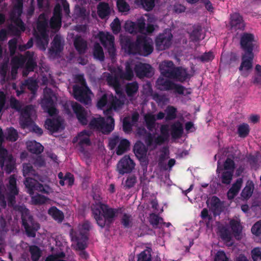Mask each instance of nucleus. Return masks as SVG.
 Here are the masks:
<instances>
[{
	"mask_svg": "<svg viewBox=\"0 0 261 261\" xmlns=\"http://www.w3.org/2000/svg\"><path fill=\"white\" fill-rule=\"evenodd\" d=\"M251 256L253 261H261V248H254L252 249Z\"/></svg>",
	"mask_w": 261,
	"mask_h": 261,
	"instance_id": "obj_64",
	"label": "nucleus"
},
{
	"mask_svg": "<svg viewBox=\"0 0 261 261\" xmlns=\"http://www.w3.org/2000/svg\"><path fill=\"white\" fill-rule=\"evenodd\" d=\"M4 141L3 130L0 128V166L6 173L10 174L15 168V161L11 154H8L7 150L2 146Z\"/></svg>",
	"mask_w": 261,
	"mask_h": 261,
	"instance_id": "obj_3",
	"label": "nucleus"
},
{
	"mask_svg": "<svg viewBox=\"0 0 261 261\" xmlns=\"http://www.w3.org/2000/svg\"><path fill=\"white\" fill-rule=\"evenodd\" d=\"M134 76L133 70L129 63L126 64L125 71L120 70L119 73L120 79L123 80L131 81Z\"/></svg>",
	"mask_w": 261,
	"mask_h": 261,
	"instance_id": "obj_31",
	"label": "nucleus"
},
{
	"mask_svg": "<svg viewBox=\"0 0 261 261\" xmlns=\"http://www.w3.org/2000/svg\"><path fill=\"white\" fill-rule=\"evenodd\" d=\"M28 148L29 151L34 154H39L43 152L44 147L38 142L36 141H32L28 145Z\"/></svg>",
	"mask_w": 261,
	"mask_h": 261,
	"instance_id": "obj_38",
	"label": "nucleus"
},
{
	"mask_svg": "<svg viewBox=\"0 0 261 261\" xmlns=\"http://www.w3.org/2000/svg\"><path fill=\"white\" fill-rule=\"evenodd\" d=\"M254 59L253 53H244L242 56V62L239 67V70L243 69L248 71L253 67V60Z\"/></svg>",
	"mask_w": 261,
	"mask_h": 261,
	"instance_id": "obj_19",
	"label": "nucleus"
},
{
	"mask_svg": "<svg viewBox=\"0 0 261 261\" xmlns=\"http://www.w3.org/2000/svg\"><path fill=\"white\" fill-rule=\"evenodd\" d=\"M221 238L226 242H230L231 239V235L230 231L226 227L223 226L219 229Z\"/></svg>",
	"mask_w": 261,
	"mask_h": 261,
	"instance_id": "obj_57",
	"label": "nucleus"
},
{
	"mask_svg": "<svg viewBox=\"0 0 261 261\" xmlns=\"http://www.w3.org/2000/svg\"><path fill=\"white\" fill-rule=\"evenodd\" d=\"M134 71L137 76L139 79H143L145 77H151L154 73L153 68L150 65L141 62L136 64Z\"/></svg>",
	"mask_w": 261,
	"mask_h": 261,
	"instance_id": "obj_14",
	"label": "nucleus"
},
{
	"mask_svg": "<svg viewBox=\"0 0 261 261\" xmlns=\"http://www.w3.org/2000/svg\"><path fill=\"white\" fill-rule=\"evenodd\" d=\"M258 160L259 155L258 152L254 155L249 154L247 156V161L251 167L253 168H256L258 167Z\"/></svg>",
	"mask_w": 261,
	"mask_h": 261,
	"instance_id": "obj_58",
	"label": "nucleus"
},
{
	"mask_svg": "<svg viewBox=\"0 0 261 261\" xmlns=\"http://www.w3.org/2000/svg\"><path fill=\"white\" fill-rule=\"evenodd\" d=\"M202 28L200 25L193 27V29L190 34V38L193 42H198L200 40Z\"/></svg>",
	"mask_w": 261,
	"mask_h": 261,
	"instance_id": "obj_46",
	"label": "nucleus"
},
{
	"mask_svg": "<svg viewBox=\"0 0 261 261\" xmlns=\"http://www.w3.org/2000/svg\"><path fill=\"white\" fill-rule=\"evenodd\" d=\"M23 176L26 177L32 175H34L35 171L33 169V166L30 163H24L23 164Z\"/></svg>",
	"mask_w": 261,
	"mask_h": 261,
	"instance_id": "obj_60",
	"label": "nucleus"
},
{
	"mask_svg": "<svg viewBox=\"0 0 261 261\" xmlns=\"http://www.w3.org/2000/svg\"><path fill=\"white\" fill-rule=\"evenodd\" d=\"M63 49V46L61 43L60 37L56 35L54 38L52 45L49 49L50 54L57 55L61 53Z\"/></svg>",
	"mask_w": 261,
	"mask_h": 261,
	"instance_id": "obj_28",
	"label": "nucleus"
},
{
	"mask_svg": "<svg viewBox=\"0 0 261 261\" xmlns=\"http://www.w3.org/2000/svg\"><path fill=\"white\" fill-rule=\"evenodd\" d=\"M47 20L46 19L44 13L39 15L38 20L37 22V29L38 31L41 33L42 32H46V30L47 27Z\"/></svg>",
	"mask_w": 261,
	"mask_h": 261,
	"instance_id": "obj_40",
	"label": "nucleus"
},
{
	"mask_svg": "<svg viewBox=\"0 0 261 261\" xmlns=\"http://www.w3.org/2000/svg\"><path fill=\"white\" fill-rule=\"evenodd\" d=\"M24 85H25L33 94H34L36 92L38 87L36 81L32 79H29L25 80Z\"/></svg>",
	"mask_w": 261,
	"mask_h": 261,
	"instance_id": "obj_55",
	"label": "nucleus"
},
{
	"mask_svg": "<svg viewBox=\"0 0 261 261\" xmlns=\"http://www.w3.org/2000/svg\"><path fill=\"white\" fill-rule=\"evenodd\" d=\"M23 11L22 0H16V3L13 7V11L11 14V17L20 16Z\"/></svg>",
	"mask_w": 261,
	"mask_h": 261,
	"instance_id": "obj_43",
	"label": "nucleus"
},
{
	"mask_svg": "<svg viewBox=\"0 0 261 261\" xmlns=\"http://www.w3.org/2000/svg\"><path fill=\"white\" fill-rule=\"evenodd\" d=\"M98 15L101 18H104L110 13V7L108 3H100L97 6Z\"/></svg>",
	"mask_w": 261,
	"mask_h": 261,
	"instance_id": "obj_41",
	"label": "nucleus"
},
{
	"mask_svg": "<svg viewBox=\"0 0 261 261\" xmlns=\"http://www.w3.org/2000/svg\"><path fill=\"white\" fill-rule=\"evenodd\" d=\"M133 220L130 214L124 213L120 219V222L124 228H129L133 226Z\"/></svg>",
	"mask_w": 261,
	"mask_h": 261,
	"instance_id": "obj_44",
	"label": "nucleus"
},
{
	"mask_svg": "<svg viewBox=\"0 0 261 261\" xmlns=\"http://www.w3.org/2000/svg\"><path fill=\"white\" fill-rule=\"evenodd\" d=\"M26 62V56H15L13 57L11 60V63L12 65V73L15 72H16L17 70L19 67H23L24 66V64Z\"/></svg>",
	"mask_w": 261,
	"mask_h": 261,
	"instance_id": "obj_29",
	"label": "nucleus"
},
{
	"mask_svg": "<svg viewBox=\"0 0 261 261\" xmlns=\"http://www.w3.org/2000/svg\"><path fill=\"white\" fill-rule=\"evenodd\" d=\"M254 185L252 180H248L246 182L245 187L242 190L241 193V196L243 200L249 199L252 195Z\"/></svg>",
	"mask_w": 261,
	"mask_h": 261,
	"instance_id": "obj_27",
	"label": "nucleus"
},
{
	"mask_svg": "<svg viewBox=\"0 0 261 261\" xmlns=\"http://www.w3.org/2000/svg\"><path fill=\"white\" fill-rule=\"evenodd\" d=\"M229 225L234 236L236 237L240 236L242 232V226L240 222L235 219H231L229 222Z\"/></svg>",
	"mask_w": 261,
	"mask_h": 261,
	"instance_id": "obj_45",
	"label": "nucleus"
},
{
	"mask_svg": "<svg viewBox=\"0 0 261 261\" xmlns=\"http://www.w3.org/2000/svg\"><path fill=\"white\" fill-rule=\"evenodd\" d=\"M99 40L104 47L107 50L110 56L113 58L116 56V48L115 46V37L110 33L100 32L99 33Z\"/></svg>",
	"mask_w": 261,
	"mask_h": 261,
	"instance_id": "obj_8",
	"label": "nucleus"
},
{
	"mask_svg": "<svg viewBox=\"0 0 261 261\" xmlns=\"http://www.w3.org/2000/svg\"><path fill=\"white\" fill-rule=\"evenodd\" d=\"M48 214L59 223L62 222L64 218L63 213L55 206L51 207L49 209Z\"/></svg>",
	"mask_w": 261,
	"mask_h": 261,
	"instance_id": "obj_34",
	"label": "nucleus"
},
{
	"mask_svg": "<svg viewBox=\"0 0 261 261\" xmlns=\"http://www.w3.org/2000/svg\"><path fill=\"white\" fill-rule=\"evenodd\" d=\"M190 79V75L187 70L181 66H176L170 77V79L175 80L180 83H184Z\"/></svg>",
	"mask_w": 261,
	"mask_h": 261,
	"instance_id": "obj_16",
	"label": "nucleus"
},
{
	"mask_svg": "<svg viewBox=\"0 0 261 261\" xmlns=\"http://www.w3.org/2000/svg\"><path fill=\"white\" fill-rule=\"evenodd\" d=\"M93 56L95 58L102 61L105 59L103 49L98 43H95L93 47Z\"/></svg>",
	"mask_w": 261,
	"mask_h": 261,
	"instance_id": "obj_48",
	"label": "nucleus"
},
{
	"mask_svg": "<svg viewBox=\"0 0 261 261\" xmlns=\"http://www.w3.org/2000/svg\"><path fill=\"white\" fill-rule=\"evenodd\" d=\"M151 249H146L137 255V261H151Z\"/></svg>",
	"mask_w": 261,
	"mask_h": 261,
	"instance_id": "obj_49",
	"label": "nucleus"
},
{
	"mask_svg": "<svg viewBox=\"0 0 261 261\" xmlns=\"http://www.w3.org/2000/svg\"><path fill=\"white\" fill-rule=\"evenodd\" d=\"M36 39L37 46L41 50H45L49 41L48 36L46 32H42L40 35L36 36Z\"/></svg>",
	"mask_w": 261,
	"mask_h": 261,
	"instance_id": "obj_30",
	"label": "nucleus"
},
{
	"mask_svg": "<svg viewBox=\"0 0 261 261\" xmlns=\"http://www.w3.org/2000/svg\"><path fill=\"white\" fill-rule=\"evenodd\" d=\"M130 142L126 139H122L116 149V152L118 155H122L126 152L129 148Z\"/></svg>",
	"mask_w": 261,
	"mask_h": 261,
	"instance_id": "obj_42",
	"label": "nucleus"
},
{
	"mask_svg": "<svg viewBox=\"0 0 261 261\" xmlns=\"http://www.w3.org/2000/svg\"><path fill=\"white\" fill-rule=\"evenodd\" d=\"M18 137V133L17 130L11 127L8 129L7 139L10 141L15 142Z\"/></svg>",
	"mask_w": 261,
	"mask_h": 261,
	"instance_id": "obj_63",
	"label": "nucleus"
},
{
	"mask_svg": "<svg viewBox=\"0 0 261 261\" xmlns=\"http://www.w3.org/2000/svg\"><path fill=\"white\" fill-rule=\"evenodd\" d=\"M238 134L241 138H246L249 134L250 128L248 124L243 123L238 126Z\"/></svg>",
	"mask_w": 261,
	"mask_h": 261,
	"instance_id": "obj_50",
	"label": "nucleus"
},
{
	"mask_svg": "<svg viewBox=\"0 0 261 261\" xmlns=\"http://www.w3.org/2000/svg\"><path fill=\"white\" fill-rule=\"evenodd\" d=\"M141 44V56L146 57L150 55L153 50L152 40L145 35H142Z\"/></svg>",
	"mask_w": 261,
	"mask_h": 261,
	"instance_id": "obj_17",
	"label": "nucleus"
},
{
	"mask_svg": "<svg viewBox=\"0 0 261 261\" xmlns=\"http://www.w3.org/2000/svg\"><path fill=\"white\" fill-rule=\"evenodd\" d=\"M31 257L33 261H38L41 256V251L37 246H32L30 248Z\"/></svg>",
	"mask_w": 261,
	"mask_h": 261,
	"instance_id": "obj_54",
	"label": "nucleus"
},
{
	"mask_svg": "<svg viewBox=\"0 0 261 261\" xmlns=\"http://www.w3.org/2000/svg\"><path fill=\"white\" fill-rule=\"evenodd\" d=\"M91 227V223L88 220H85L81 226L79 233H75L72 236V240L77 242L78 246L81 249L87 247L88 234Z\"/></svg>",
	"mask_w": 261,
	"mask_h": 261,
	"instance_id": "obj_6",
	"label": "nucleus"
},
{
	"mask_svg": "<svg viewBox=\"0 0 261 261\" xmlns=\"http://www.w3.org/2000/svg\"><path fill=\"white\" fill-rule=\"evenodd\" d=\"M61 124L59 118H48L46 120L44 125L46 129L52 133H55L59 130Z\"/></svg>",
	"mask_w": 261,
	"mask_h": 261,
	"instance_id": "obj_25",
	"label": "nucleus"
},
{
	"mask_svg": "<svg viewBox=\"0 0 261 261\" xmlns=\"http://www.w3.org/2000/svg\"><path fill=\"white\" fill-rule=\"evenodd\" d=\"M89 133L86 130H84L79 133L78 134V137L80 139L79 145L80 146H82L84 145L90 146L91 145V142L89 138Z\"/></svg>",
	"mask_w": 261,
	"mask_h": 261,
	"instance_id": "obj_35",
	"label": "nucleus"
},
{
	"mask_svg": "<svg viewBox=\"0 0 261 261\" xmlns=\"http://www.w3.org/2000/svg\"><path fill=\"white\" fill-rule=\"evenodd\" d=\"M144 119L147 128L150 131H152L155 127V115L148 113L144 115Z\"/></svg>",
	"mask_w": 261,
	"mask_h": 261,
	"instance_id": "obj_33",
	"label": "nucleus"
},
{
	"mask_svg": "<svg viewBox=\"0 0 261 261\" xmlns=\"http://www.w3.org/2000/svg\"><path fill=\"white\" fill-rule=\"evenodd\" d=\"M72 108L80 123L84 125H87L88 123L87 112L85 108L77 102H73L72 104Z\"/></svg>",
	"mask_w": 261,
	"mask_h": 261,
	"instance_id": "obj_15",
	"label": "nucleus"
},
{
	"mask_svg": "<svg viewBox=\"0 0 261 261\" xmlns=\"http://www.w3.org/2000/svg\"><path fill=\"white\" fill-rule=\"evenodd\" d=\"M8 192L7 195L8 205L9 207H13L16 204V196L18 194L17 187L16 179L14 175L10 176L8 186Z\"/></svg>",
	"mask_w": 261,
	"mask_h": 261,
	"instance_id": "obj_10",
	"label": "nucleus"
},
{
	"mask_svg": "<svg viewBox=\"0 0 261 261\" xmlns=\"http://www.w3.org/2000/svg\"><path fill=\"white\" fill-rule=\"evenodd\" d=\"M73 45L79 54H84L87 49V42L80 35H76L74 38Z\"/></svg>",
	"mask_w": 261,
	"mask_h": 261,
	"instance_id": "obj_23",
	"label": "nucleus"
},
{
	"mask_svg": "<svg viewBox=\"0 0 261 261\" xmlns=\"http://www.w3.org/2000/svg\"><path fill=\"white\" fill-rule=\"evenodd\" d=\"M233 173L232 171H223L221 175V181L222 184L228 185H229L233 178Z\"/></svg>",
	"mask_w": 261,
	"mask_h": 261,
	"instance_id": "obj_51",
	"label": "nucleus"
},
{
	"mask_svg": "<svg viewBox=\"0 0 261 261\" xmlns=\"http://www.w3.org/2000/svg\"><path fill=\"white\" fill-rule=\"evenodd\" d=\"M36 180L32 178L27 177L24 184L28 190V193L31 195L34 193Z\"/></svg>",
	"mask_w": 261,
	"mask_h": 261,
	"instance_id": "obj_52",
	"label": "nucleus"
},
{
	"mask_svg": "<svg viewBox=\"0 0 261 261\" xmlns=\"http://www.w3.org/2000/svg\"><path fill=\"white\" fill-rule=\"evenodd\" d=\"M230 24L234 30H244L245 23L242 16L239 13H233L230 16Z\"/></svg>",
	"mask_w": 261,
	"mask_h": 261,
	"instance_id": "obj_18",
	"label": "nucleus"
},
{
	"mask_svg": "<svg viewBox=\"0 0 261 261\" xmlns=\"http://www.w3.org/2000/svg\"><path fill=\"white\" fill-rule=\"evenodd\" d=\"M147 150V147L141 141H137L134 145V153L139 160L145 158Z\"/></svg>",
	"mask_w": 261,
	"mask_h": 261,
	"instance_id": "obj_24",
	"label": "nucleus"
},
{
	"mask_svg": "<svg viewBox=\"0 0 261 261\" xmlns=\"http://www.w3.org/2000/svg\"><path fill=\"white\" fill-rule=\"evenodd\" d=\"M171 135L173 139H177L180 138L183 133L184 128L181 122L177 121L171 125Z\"/></svg>",
	"mask_w": 261,
	"mask_h": 261,
	"instance_id": "obj_26",
	"label": "nucleus"
},
{
	"mask_svg": "<svg viewBox=\"0 0 261 261\" xmlns=\"http://www.w3.org/2000/svg\"><path fill=\"white\" fill-rule=\"evenodd\" d=\"M175 67L172 61H164L160 65V69L163 76L170 79Z\"/></svg>",
	"mask_w": 261,
	"mask_h": 261,
	"instance_id": "obj_20",
	"label": "nucleus"
},
{
	"mask_svg": "<svg viewBox=\"0 0 261 261\" xmlns=\"http://www.w3.org/2000/svg\"><path fill=\"white\" fill-rule=\"evenodd\" d=\"M122 208H114L110 207L108 204L98 202L91 208L92 216L97 225L101 228L105 226H110L117 217V214L121 213Z\"/></svg>",
	"mask_w": 261,
	"mask_h": 261,
	"instance_id": "obj_1",
	"label": "nucleus"
},
{
	"mask_svg": "<svg viewBox=\"0 0 261 261\" xmlns=\"http://www.w3.org/2000/svg\"><path fill=\"white\" fill-rule=\"evenodd\" d=\"M135 164L129 155H124L118 163L117 170L121 175L128 173L132 171Z\"/></svg>",
	"mask_w": 261,
	"mask_h": 261,
	"instance_id": "obj_13",
	"label": "nucleus"
},
{
	"mask_svg": "<svg viewBox=\"0 0 261 261\" xmlns=\"http://www.w3.org/2000/svg\"><path fill=\"white\" fill-rule=\"evenodd\" d=\"M236 168V164L233 159L227 157L224 162L223 169L226 171H232L234 172Z\"/></svg>",
	"mask_w": 261,
	"mask_h": 261,
	"instance_id": "obj_59",
	"label": "nucleus"
},
{
	"mask_svg": "<svg viewBox=\"0 0 261 261\" xmlns=\"http://www.w3.org/2000/svg\"><path fill=\"white\" fill-rule=\"evenodd\" d=\"M33 113L34 107L31 105H28L22 109L19 120V123L22 128L31 126L34 123L31 118Z\"/></svg>",
	"mask_w": 261,
	"mask_h": 261,
	"instance_id": "obj_12",
	"label": "nucleus"
},
{
	"mask_svg": "<svg viewBox=\"0 0 261 261\" xmlns=\"http://www.w3.org/2000/svg\"><path fill=\"white\" fill-rule=\"evenodd\" d=\"M121 43L124 48L127 50L129 54L137 55V52L136 51L135 47L134 41L130 38L126 37L121 40Z\"/></svg>",
	"mask_w": 261,
	"mask_h": 261,
	"instance_id": "obj_32",
	"label": "nucleus"
},
{
	"mask_svg": "<svg viewBox=\"0 0 261 261\" xmlns=\"http://www.w3.org/2000/svg\"><path fill=\"white\" fill-rule=\"evenodd\" d=\"M43 109L47 111L50 116H53L57 113V109L55 108L54 100L50 96H45L42 102Z\"/></svg>",
	"mask_w": 261,
	"mask_h": 261,
	"instance_id": "obj_22",
	"label": "nucleus"
},
{
	"mask_svg": "<svg viewBox=\"0 0 261 261\" xmlns=\"http://www.w3.org/2000/svg\"><path fill=\"white\" fill-rule=\"evenodd\" d=\"M165 112L166 114V121H170L175 119L177 117V109L172 106L166 107Z\"/></svg>",
	"mask_w": 261,
	"mask_h": 261,
	"instance_id": "obj_47",
	"label": "nucleus"
},
{
	"mask_svg": "<svg viewBox=\"0 0 261 261\" xmlns=\"http://www.w3.org/2000/svg\"><path fill=\"white\" fill-rule=\"evenodd\" d=\"M155 87L160 91H174L175 93L182 95L185 90L183 86L176 84L173 82L162 77H159L155 83Z\"/></svg>",
	"mask_w": 261,
	"mask_h": 261,
	"instance_id": "obj_5",
	"label": "nucleus"
},
{
	"mask_svg": "<svg viewBox=\"0 0 261 261\" xmlns=\"http://www.w3.org/2000/svg\"><path fill=\"white\" fill-rule=\"evenodd\" d=\"M107 81L108 85L113 87L116 91L120 88V82L117 76L109 75L107 77Z\"/></svg>",
	"mask_w": 261,
	"mask_h": 261,
	"instance_id": "obj_53",
	"label": "nucleus"
},
{
	"mask_svg": "<svg viewBox=\"0 0 261 261\" xmlns=\"http://www.w3.org/2000/svg\"><path fill=\"white\" fill-rule=\"evenodd\" d=\"M17 210L21 214L22 225L25 230L26 235L29 238H35L36 232L40 228V224L34 220L30 210L25 206H19Z\"/></svg>",
	"mask_w": 261,
	"mask_h": 261,
	"instance_id": "obj_2",
	"label": "nucleus"
},
{
	"mask_svg": "<svg viewBox=\"0 0 261 261\" xmlns=\"http://www.w3.org/2000/svg\"><path fill=\"white\" fill-rule=\"evenodd\" d=\"M163 221V219L160 217L158 215L152 213L150 215L149 222L153 227H157L158 225L160 223H162Z\"/></svg>",
	"mask_w": 261,
	"mask_h": 261,
	"instance_id": "obj_62",
	"label": "nucleus"
},
{
	"mask_svg": "<svg viewBox=\"0 0 261 261\" xmlns=\"http://www.w3.org/2000/svg\"><path fill=\"white\" fill-rule=\"evenodd\" d=\"M138 84L137 82L127 83L125 85V92L128 97H133L138 92Z\"/></svg>",
	"mask_w": 261,
	"mask_h": 261,
	"instance_id": "obj_39",
	"label": "nucleus"
},
{
	"mask_svg": "<svg viewBox=\"0 0 261 261\" xmlns=\"http://www.w3.org/2000/svg\"><path fill=\"white\" fill-rule=\"evenodd\" d=\"M117 7L121 12H126L130 10V7L125 0H117Z\"/></svg>",
	"mask_w": 261,
	"mask_h": 261,
	"instance_id": "obj_61",
	"label": "nucleus"
},
{
	"mask_svg": "<svg viewBox=\"0 0 261 261\" xmlns=\"http://www.w3.org/2000/svg\"><path fill=\"white\" fill-rule=\"evenodd\" d=\"M137 177L135 175H128L124 184V188L125 189H129L135 185L137 183Z\"/></svg>",
	"mask_w": 261,
	"mask_h": 261,
	"instance_id": "obj_56",
	"label": "nucleus"
},
{
	"mask_svg": "<svg viewBox=\"0 0 261 261\" xmlns=\"http://www.w3.org/2000/svg\"><path fill=\"white\" fill-rule=\"evenodd\" d=\"M24 65V69L22 72L23 76H27L30 72L33 71L37 67V63L33 55H30L29 52L26 54V62Z\"/></svg>",
	"mask_w": 261,
	"mask_h": 261,
	"instance_id": "obj_21",
	"label": "nucleus"
},
{
	"mask_svg": "<svg viewBox=\"0 0 261 261\" xmlns=\"http://www.w3.org/2000/svg\"><path fill=\"white\" fill-rule=\"evenodd\" d=\"M173 35L171 32L165 31L160 34L155 38L156 48L159 50H164L169 48L172 44Z\"/></svg>",
	"mask_w": 261,
	"mask_h": 261,
	"instance_id": "obj_9",
	"label": "nucleus"
},
{
	"mask_svg": "<svg viewBox=\"0 0 261 261\" xmlns=\"http://www.w3.org/2000/svg\"><path fill=\"white\" fill-rule=\"evenodd\" d=\"M212 211L215 215H219L222 211V204L220 199L217 196H213L211 200Z\"/></svg>",
	"mask_w": 261,
	"mask_h": 261,
	"instance_id": "obj_36",
	"label": "nucleus"
},
{
	"mask_svg": "<svg viewBox=\"0 0 261 261\" xmlns=\"http://www.w3.org/2000/svg\"><path fill=\"white\" fill-rule=\"evenodd\" d=\"M114 119L111 116H108L106 121L101 117L93 118L89 123V126L90 129H96L104 134H109L114 128Z\"/></svg>",
	"mask_w": 261,
	"mask_h": 261,
	"instance_id": "obj_4",
	"label": "nucleus"
},
{
	"mask_svg": "<svg viewBox=\"0 0 261 261\" xmlns=\"http://www.w3.org/2000/svg\"><path fill=\"white\" fill-rule=\"evenodd\" d=\"M251 83L256 86L261 88V65H256L254 74L252 77Z\"/></svg>",
	"mask_w": 261,
	"mask_h": 261,
	"instance_id": "obj_37",
	"label": "nucleus"
},
{
	"mask_svg": "<svg viewBox=\"0 0 261 261\" xmlns=\"http://www.w3.org/2000/svg\"><path fill=\"white\" fill-rule=\"evenodd\" d=\"M72 89L73 95L76 100L84 104H88L91 100L90 97L88 95L90 89L87 86L82 87L78 85H74Z\"/></svg>",
	"mask_w": 261,
	"mask_h": 261,
	"instance_id": "obj_11",
	"label": "nucleus"
},
{
	"mask_svg": "<svg viewBox=\"0 0 261 261\" xmlns=\"http://www.w3.org/2000/svg\"><path fill=\"white\" fill-rule=\"evenodd\" d=\"M240 44L244 53H253V50L258 47L254 34L247 32L241 34Z\"/></svg>",
	"mask_w": 261,
	"mask_h": 261,
	"instance_id": "obj_7",
	"label": "nucleus"
}]
</instances>
